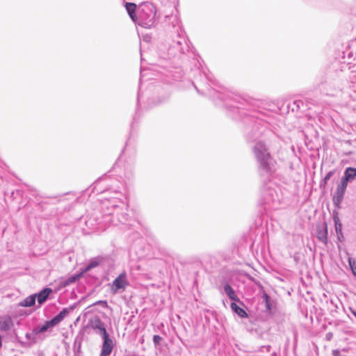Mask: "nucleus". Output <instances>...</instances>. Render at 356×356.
<instances>
[{
  "label": "nucleus",
  "mask_w": 356,
  "mask_h": 356,
  "mask_svg": "<svg viewBox=\"0 0 356 356\" xmlns=\"http://www.w3.org/2000/svg\"><path fill=\"white\" fill-rule=\"evenodd\" d=\"M252 150L259 163L261 177L273 176L276 171L277 163L271 156L266 144L263 141H257Z\"/></svg>",
  "instance_id": "1"
},
{
  "label": "nucleus",
  "mask_w": 356,
  "mask_h": 356,
  "mask_svg": "<svg viewBox=\"0 0 356 356\" xmlns=\"http://www.w3.org/2000/svg\"><path fill=\"white\" fill-rule=\"evenodd\" d=\"M261 177L264 181L266 179H268V183H265L262 187L261 204L265 206L266 209H276L282 200V191L280 188L272 181L274 175L270 177L265 176Z\"/></svg>",
  "instance_id": "2"
},
{
  "label": "nucleus",
  "mask_w": 356,
  "mask_h": 356,
  "mask_svg": "<svg viewBox=\"0 0 356 356\" xmlns=\"http://www.w3.org/2000/svg\"><path fill=\"white\" fill-rule=\"evenodd\" d=\"M104 206L108 210H111L105 215L112 216L113 218L116 217L120 223L127 224L131 220L132 216L129 213L128 204L120 198L108 200L107 202H104Z\"/></svg>",
  "instance_id": "3"
},
{
  "label": "nucleus",
  "mask_w": 356,
  "mask_h": 356,
  "mask_svg": "<svg viewBox=\"0 0 356 356\" xmlns=\"http://www.w3.org/2000/svg\"><path fill=\"white\" fill-rule=\"evenodd\" d=\"M90 327L96 334L101 335L103 339L99 356H110L114 347V343L107 332L104 323L99 317H95L90 321Z\"/></svg>",
  "instance_id": "4"
},
{
  "label": "nucleus",
  "mask_w": 356,
  "mask_h": 356,
  "mask_svg": "<svg viewBox=\"0 0 356 356\" xmlns=\"http://www.w3.org/2000/svg\"><path fill=\"white\" fill-rule=\"evenodd\" d=\"M172 26L177 33L176 38L170 45L169 54L176 55L177 52L186 54L189 51V46L184 36V31L180 25V22L177 17H174L172 22Z\"/></svg>",
  "instance_id": "5"
},
{
  "label": "nucleus",
  "mask_w": 356,
  "mask_h": 356,
  "mask_svg": "<svg viewBox=\"0 0 356 356\" xmlns=\"http://www.w3.org/2000/svg\"><path fill=\"white\" fill-rule=\"evenodd\" d=\"M156 7L149 1L143 2L138 8L137 24L146 29H149L156 22Z\"/></svg>",
  "instance_id": "6"
},
{
  "label": "nucleus",
  "mask_w": 356,
  "mask_h": 356,
  "mask_svg": "<svg viewBox=\"0 0 356 356\" xmlns=\"http://www.w3.org/2000/svg\"><path fill=\"white\" fill-rule=\"evenodd\" d=\"M210 95L216 96L217 98H218L222 101H225V102H227L228 100L232 101L234 102L233 104H229L227 102V103H226L227 105L228 106L236 107L237 108H240V105H242L241 101L243 100V99L242 97H241L240 96H238L237 95L230 93V94H228L226 96H225L222 95V92L216 91V90H214V89H213L212 91H211Z\"/></svg>",
  "instance_id": "7"
},
{
  "label": "nucleus",
  "mask_w": 356,
  "mask_h": 356,
  "mask_svg": "<svg viewBox=\"0 0 356 356\" xmlns=\"http://www.w3.org/2000/svg\"><path fill=\"white\" fill-rule=\"evenodd\" d=\"M127 275L126 272L120 273L112 282L111 290L113 293H118L120 291H124L128 286Z\"/></svg>",
  "instance_id": "8"
},
{
  "label": "nucleus",
  "mask_w": 356,
  "mask_h": 356,
  "mask_svg": "<svg viewBox=\"0 0 356 356\" xmlns=\"http://www.w3.org/2000/svg\"><path fill=\"white\" fill-rule=\"evenodd\" d=\"M348 186V182L341 179V183L337 186L335 194L333 197V202L334 205L339 206L343 199Z\"/></svg>",
  "instance_id": "9"
},
{
  "label": "nucleus",
  "mask_w": 356,
  "mask_h": 356,
  "mask_svg": "<svg viewBox=\"0 0 356 356\" xmlns=\"http://www.w3.org/2000/svg\"><path fill=\"white\" fill-rule=\"evenodd\" d=\"M14 326L12 318L9 315H3L0 316V332H8Z\"/></svg>",
  "instance_id": "10"
},
{
  "label": "nucleus",
  "mask_w": 356,
  "mask_h": 356,
  "mask_svg": "<svg viewBox=\"0 0 356 356\" xmlns=\"http://www.w3.org/2000/svg\"><path fill=\"white\" fill-rule=\"evenodd\" d=\"M333 220L334 222L335 231L337 235V239L342 242L344 240L343 234L342 232V224L341 223L340 219L339 218L338 212L334 211L333 213Z\"/></svg>",
  "instance_id": "11"
},
{
  "label": "nucleus",
  "mask_w": 356,
  "mask_h": 356,
  "mask_svg": "<svg viewBox=\"0 0 356 356\" xmlns=\"http://www.w3.org/2000/svg\"><path fill=\"white\" fill-rule=\"evenodd\" d=\"M222 288H223V291H224L225 293L228 296V298L231 300L242 304V302L240 300L238 297L236 296L235 291L228 283L223 284Z\"/></svg>",
  "instance_id": "12"
},
{
  "label": "nucleus",
  "mask_w": 356,
  "mask_h": 356,
  "mask_svg": "<svg viewBox=\"0 0 356 356\" xmlns=\"http://www.w3.org/2000/svg\"><path fill=\"white\" fill-rule=\"evenodd\" d=\"M52 292V289L50 288H44L38 293H35L38 302L40 305H42L47 301L49 294Z\"/></svg>",
  "instance_id": "13"
},
{
  "label": "nucleus",
  "mask_w": 356,
  "mask_h": 356,
  "mask_svg": "<svg viewBox=\"0 0 356 356\" xmlns=\"http://www.w3.org/2000/svg\"><path fill=\"white\" fill-rule=\"evenodd\" d=\"M72 309H73L72 307H70V308H67V307L63 308L62 309V311L58 314H57L56 316H55L54 318H52L51 319V323L52 324H55V325H56L58 323H60L65 318V317L70 313V312Z\"/></svg>",
  "instance_id": "14"
},
{
  "label": "nucleus",
  "mask_w": 356,
  "mask_h": 356,
  "mask_svg": "<svg viewBox=\"0 0 356 356\" xmlns=\"http://www.w3.org/2000/svg\"><path fill=\"white\" fill-rule=\"evenodd\" d=\"M317 238L324 244L327 243V224L324 223L322 227L317 228Z\"/></svg>",
  "instance_id": "15"
},
{
  "label": "nucleus",
  "mask_w": 356,
  "mask_h": 356,
  "mask_svg": "<svg viewBox=\"0 0 356 356\" xmlns=\"http://www.w3.org/2000/svg\"><path fill=\"white\" fill-rule=\"evenodd\" d=\"M346 182L352 181L356 179V168L349 167L344 172V176L341 178Z\"/></svg>",
  "instance_id": "16"
},
{
  "label": "nucleus",
  "mask_w": 356,
  "mask_h": 356,
  "mask_svg": "<svg viewBox=\"0 0 356 356\" xmlns=\"http://www.w3.org/2000/svg\"><path fill=\"white\" fill-rule=\"evenodd\" d=\"M125 8L130 18L136 23L138 19V16L136 15V5L134 3H126Z\"/></svg>",
  "instance_id": "17"
},
{
  "label": "nucleus",
  "mask_w": 356,
  "mask_h": 356,
  "mask_svg": "<svg viewBox=\"0 0 356 356\" xmlns=\"http://www.w3.org/2000/svg\"><path fill=\"white\" fill-rule=\"evenodd\" d=\"M261 291L262 292V298L263 301L265 303L266 309L268 312H270L272 309V302L270 296L266 293V292L264 290V287L260 286Z\"/></svg>",
  "instance_id": "18"
},
{
  "label": "nucleus",
  "mask_w": 356,
  "mask_h": 356,
  "mask_svg": "<svg viewBox=\"0 0 356 356\" xmlns=\"http://www.w3.org/2000/svg\"><path fill=\"white\" fill-rule=\"evenodd\" d=\"M36 296L35 294L26 297L24 300L19 303V306L29 307L33 306L35 303Z\"/></svg>",
  "instance_id": "19"
},
{
  "label": "nucleus",
  "mask_w": 356,
  "mask_h": 356,
  "mask_svg": "<svg viewBox=\"0 0 356 356\" xmlns=\"http://www.w3.org/2000/svg\"><path fill=\"white\" fill-rule=\"evenodd\" d=\"M230 307L232 310L241 318H245L248 316L246 312L243 308L237 305L235 302H232Z\"/></svg>",
  "instance_id": "20"
},
{
  "label": "nucleus",
  "mask_w": 356,
  "mask_h": 356,
  "mask_svg": "<svg viewBox=\"0 0 356 356\" xmlns=\"http://www.w3.org/2000/svg\"><path fill=\"white\" fill-rule=\"evenodd\" d=\"M102 261L101 257H95L90 260L88 265L86 266L84 269V272H88L91 269L98 266Z\"/></svg>",
  "instance_id": "21"
},
{
  "label": "nucleus",
  "mask_w": 356,
  "mask_h": 356,
  "mask_svg": "<svg viewBox=\"0 0 356 356\" xmlns=\"http://www.w3.org/2000/svg\"><path fill=\"white\" fill-rule=\"evenodd\" d=\"M134 177V167L132 165H127L124 169V179L126 181L132 180Z\"/></svg>",
  "instance_id": "22"
},
{
  "label": "nucleus",
  "mask_w": 356,
  "mask_h": 356,
  "mask_svg": "<svg viewBox=\"0 0 356 356\" xmlns=\"http://www.w3.org/2000/svg\"><path fill=\"white\" fill-rule=\"evenodd\" d=\"M54 326H56L55 324H52L51 322V320H49V321H46L40 327L35 328V332L38 333V334L40 333H43L44 332L47 331L49 328L53 327Z\"/></svg>",
  "instance_id": "23"
},
{
  "label": "nucleus",
  "mask_w": 356,
  "mask_h": 356,
  "mask_svg": "<svg viewBox=\"0 0 356 356\" xmlns=\"http://www.w3.org/2000/svg\"><path fill=\"white\" fill-rule=\"evenodd\" d=\"M35 332V330L34 328L31 332H27L25 335L27 341L31 343H35L36 342V335H38V333Z\"/></svg>",
  "instance_id": "24"
},
{
  "label": "nucleus",
  "mask_w": 356,
  "mask_h": 356,
  "mask_svg": "<svg viewBox=\"0 0 356 356\" xmlns=\"http://www.w3.org/2000/svg\"><path fill=\"white\" fill-rule=\"evenodd\" d=\"M348 262L353 274L356 275V261L354 259L349 258Z\"/></svg>",
  "instance_id": "25"
},
{
  "label": "nucleus",
  "mask_w": 356,
  "mask_h": 356,
  "mask_svg": "<svg viewBox=\"0 0 356 356\" xmlns=\"http://www.w3.org/2000/svg\"><path fill=\"white\" fill-rule=\"evenodd\" d=\"M334 175V172L333 171H330L327 173V175H325V177L323 178V181H321V185L322 184H327V181H329V179L331 178V177Z\"/></svg>",
  "instance_id": "26"
},
{
  "label": "nucleus",
  "mask_w": 356,
  "mask_h": 356,
  "mask_svg": "<svg viewBox=\"0 0 356 356\" xmlns=\"http://www.w3.org/2000/svg\"><path fill=\"white\" fill-rule=\"evenodd\" d=\"M161 340H162V338L159 335H154L153 342L155 346L159 345Z\"/></svg>",
  "instance_id": "27"
},
{
  "label": "nucleus",
  "mask_w": 356,
  "mask_h": 356,
  "mask_svg": "<svg viewBox=\"0 0 356 356\" xmlns=\"http://www.w3.org/2000/svg\"><path fill=\"white\" fill-rule=\"evenodd\" d=\"M107 191H112L114 193H119L118 188H117L113 185L110 186L109 188L107 189Z\"/></svg>",
  "instance_id": "28"
},
{
  "label": "nucleus",
  "mask_w": 356,
  "mask_h": 356,
  "mask_svg": "<svg viewBox=\"0 0 356 356\" xmlns=\"http://www.w3.org/2000/svg\"><path fill=\"white\" fill-rule=\"evenodd\" d=\"M75 280H76L75 276L71 277L68 278L67 280L65 282V284H70V283L75 282Z\"/></svg>",
  "instance_id": "29"
},
{
  "label": "nucleus",
  "mask_w": 356,
  "mask_h": 356,
  "mask_svg": "<svg viewBox=\"0 0 356 356\" xmlns=\"http://www.w3.org/2000/svg\"><path fill=\"white\" fill-rule=\"evenodd\" d=\"M102 304H103V305H106L107 303H106V301H104V300H99V301H97V302H95V303H94V305H102Z\"/></svg>",
  "instance_id": "30"
},
{
  "label": "nucleus",
  "mask_w": 356,
  "mask_h": 356,
  "mask_svg": "<svg viewBox=\"0 0 356 356\" xmlns=\"http://www.w3.org/2000/svg\"><path fill=\"white\" fill-rule=\"evenodd\" d=\"M350 312L356 318V310L350 309Z\"/></svg>",
  "instance_id": "31"
},
{
  "label": "nucleus",
  "mask_w": 356,
  "mask_h": 356,
  "mask_svg": "<svg viewBox=\"0 0 356 356\" xmlns=\"http://www.w3.org/2000/svg\"><path fill=\"white\" fill-rule=\"evenodd\" d=\"M352 83L356 84V76L352 78Z\"/></svg>",
  "instance_id": "32"
},
{
  "label": "nucleus",
  "mask_w": 356,
  "mask_h": 356,
  "mask_svg": "<svg viewBox=\"0 0 356 356\" xmlns=\"http://www.w3.org/2000/svg\"><path fill=\"white\" fill-rule=\"evenodd\" d=\"M332 334L331 333H327V334H326V337H327V339H330V338L332 337Z\"/></svg>",
  "instance_id": "33"
},
{
  "label": "nucleus",
  "mask_w": 356,
  "mask_h": 356,
  "mask_svg": "<svg viewBox=\"0 0 356 356\" xmlns=\"http://www.w3.org/2000/svg\"><path fill=\"white\" fill-rule=\"evenodd\" d=\"M264 348H266V351H270V346H264L263 347Z\"/></svg>",
  "instance_id": "34"
},
{
  "label": "nucleus",
  "mask_w": 356,
  "mask_h": 356,
  "mask_svg": "<svg viewBox=\"0 0 356 356\" xmlns=\"http://www.w3.org/2000/svg\"><path fill=\"white\" fill-rule=\"evenodd\" d=\"M1 346H2V337L0 335V348H1Z\"/></svg>",
  "instance_id": "35"
},
{
  "label": "nucleus",
  "mask_w": 356,
  "mask_h": 356,
  "mask_svg": "<svg viewBox=\"0 0 356 356\" xmlns=\"http://www.w3.org/2000/svg\"><path fill=\"white\" fill-rule=\"evenodd\" d=\"M139 94L138 95V97H137V99H138V102L139 101Z\"/></svg>",
  "instance_id": "36"
},
{
  "label": "nucleus",
  "mask_w": 356,
  "mask_h": 356,
  "mask_svg": "<svg viewBox=\"0 0 356 356\" xmlns=\"http://www.w3.org/2000/svg\"><path fill=\"white\" fill-rule=\"evenodd\" d=\"M112 222L115 225L114 220H111Z\"/></svg>",
  "instance_id": "37"
},
{
  "label": "nucleus",
  "mask_w": 356,
  "mask_h": 356,
  "mask_svg": "<svg viewBox=\"0 0 356 356\" xmlns=\"http://www.w3.org/2000/svg\"><path fill=\"white\" fill-rule=\"evenodd\" d=\"M296 103H298L297 106H299V104H298L299 102H295V104H296Z\"/></svg>",
  "instance_id": "38"
}]
</instances>
